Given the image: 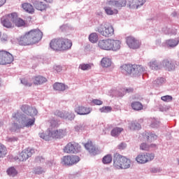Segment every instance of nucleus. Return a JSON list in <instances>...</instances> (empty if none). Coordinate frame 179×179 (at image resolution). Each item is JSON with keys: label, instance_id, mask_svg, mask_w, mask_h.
Returning <instances> with one entry per match:
<instances>
[{"label": "nucleus", "instance_id": "34", "mask_svg": "<svg viewBox=\"0 0 179 179\" xmlns=\"http://www.w3.org/2000/svg\"><path fill=\"white\" fill-rule=\"evenodd\" d=\"M89 41H90V43H92L93 44H94V43H96V41H99V35H97V33H92L89 35L88 37Z\"/></svg>", "mask_w": 179, "mask_h": 179}, {"label": "nucleus", "instance_id": "31", "mask_svg": "<svg viewBox=\"0 0 179 179\" xmlns=\"http://www.w3.org/2000/svg\"><path fill=\"white\" fill-rule=\"evenodd\" d=\"M131 108L135 111H141V110H143V105L139 101H134L131 103Z\"/></svg>", "mask_w": 179, "mask_h": 179}, {"label": "nucleus", "instance_id": "13", "mask_svg": "<svg viewBox=\"0 0 179 179\" xmlns=\"http://www.w3.org/2000/svg\"><path fill=\"white\" fill-rule=\"evenodd\" d=\"M12 22H13V13L6 15L1 18V24L7 29L12 27Z\"/></svg>", "mask_w": 179, "mask_h": 179}, {"label": "nucleus", "instance_id": "22", "mask_svg": "<svg viewBox=\"0 0 179 179\" xmlns=\"http://www.w3.org/2000/svg\"><path fill=\"white\" fill-rule=\"evenodd\" d=\"M114 6L108 4V1L106 2V6L104 7V10L108 16H113V15H117L118 13V10L116 8L113 9Z\"/></svg>", "mask_w": 179, "mask_h": 179}, {"label": "nucleus", "instance_id": "24", "mask_svg": "<svg viewBox=\"0 0 179 179\" xmlns=\"http://www.w3.org/2000/svg\"><path fill=\"white\" fill-rule=\"evenodd\" d=\"M13 23H15V26L17 27L24 26V21L21 18L17 17V14L16 13H13Z\"/></svg>", "mask_w": 179, "mask_h": 179}, {"label": "nucleus", "instance_id": "46", "mask_svg": "<svg viewBox=\"0 0 179 179\" xmlns=\"http://www.w3.org/2000/svg\"><path fill=\"white\" fill-rule=\"evenodd\" d=\"M161 100H162V101L169 103L170 101H173V96L170 95L164 96L161 97Z\"/></svg>", "mask_w": 179, "mask_h": 179}, {"label": "nucleus", "instance_id": "2", "mask_svg": "<svg viewBox=\"0 0 179 179\" xmlns=\"http://www.w3.org/2000/svg\"><path fill=\"white\" fill-rule=\"evenodd\" d=\"M131 159L116 152L113 156V166L116 169H127L131 167Z\"/></svg>", "mask_w": 179, "mask_h": 179}, {"label": "nucleus", "instance_id": "4", "mask_svg": "<svg viewBox=\"0 0 179 179\" xmlns=\"http://www.w3.org/2000/svg\"><path fill=\"white\" fill-rule=\"evenodd\" d=\"M13 118H14V120H21V127H23L24 128H29V127L34 125V122H36V118H34V117H30L27 115L23 116L20 112L13 113Z\"/></svg>", "mask_w": 179, "mask_h": 179}, {"label": "nucleus", "instance_id": "30", "mask_svg": "<svg viewBox=\"0 0 179 179\" xmlns=\"http://www.w3.org/2000/svg\"><path fill=\"white\" fill-rule=\"evenodd\" d=\"M45 82H47V78L41 76H36L34 78V85H43V83H45Z\"/></svg>", "mask_w": 179, "mask_h": 179}, {"label": "nucleus", "instance_id": "63", "mask_svg": "<svg viewBox=\"0 0 179 179\" xmlns=\"http://www.w3.org/2000/svg\"><path fill=\"white\" fill-rule=\"evenodd\" d=\"M1 32H0V37H1Z\"/></svg>", "mask_w": 179, "mask_h": 179}, {"label": "nucleus", "instance_id": "48", "mask_svg": "<svg viewBox=\"0 0 179 179\" xmlns=\"http://www.w3.org/2000/svg\"><path fill=\"white\" fill-rule=\"evenodd\" d=\"M1 43H6V41H9V36L6 34H3L0 38Z\"/></svg>", "mask_w": 179, "mask_h": 179}, {"label": "nucleus", "instance_id": "54", "mask_svg": "<svg viewBox=\"0 0 179 179\" xmlns=\"http://www.w3.org/2000/svg\"><path fill=\"white\" fill-rule=\"evenodd\" d=\"M117 148L120 150H124V149L127 148V144L122 143L117 146Z\"/></svg>", "mask_w": 179, "mask_h": 179}, {"label": "nucleus", "instance_id": "60", "mask_svg": "<svg viewBox=\"0 0 179 179\" xmlns=\"http://www.w3.org/2000/svg\"><path fill=\"white\" fill-rule=\"evenodd\" d=\"M151 127H152V128H156V127L155 126L154 124H151Z\"/></svg>", "mask_w": 179, "mask_h": 179}, {"label": "nucleus", "instance_id": "10", "mask_svg": "<svg viewBox=\"0 0 179 179\" xmlns=\"http://www.w3.org/2000/svg\"><path fill=\"white\" fill-rule=\"evenodd\" d=\"M50 45H72V41L65 38H57L52 39Z\"/></svg>", "mask_w": 179, "mask_h": 179}, {"label": "nucleus", "instance_id": "8", "mask_svg": "<svg viewBox=\"0 0 179 179\" xmlns=\"http://www.w3.org/2000/svg\"><path fill=\"white\" fill-rule=\"evenodd\" d=\"M80 158L77 155H66L63 157L62 163L65 166H73L76 163H79Z\"/></svg>", "mask_w": 179, "mask_h": 179}, {"label": "nucleus", "instance_id": "20", "mask_svg": "<svg viewBox=\"0 0 179 179\" xmlns=\"http://www.w3.org/2000/svg\"><path fill=\"white\" fill-rule=\"evenodd\" d=\"M135 68H141V66L138 65H132V64H123L121 66L122 71L126 72V73H132L135 71Z\"/></svg>", "mask_w": 179, "mask_h": 179}, {"label": "nucleus", "instance_id": "49", "mask_svg": "<svg viewBox=\"0 0 179 179\" xmlns=\"http://www.w3.org/2000/svg\"><path fill=\"white\" fill-rule=\"evenodd\" d=\"M5 50H0V65L3 64V59L5 57Z\"/></svg>", "mask_w": 179, "mask_h": 179}, {"label": "nucleus", "instance_id": "59", "mask_svg": "<svg viewBox=\"0 0 179 179\" xmlns=\"http://www.w3.org/2000/svg\"><path fill=\"white\" fill-rule=\"evenodd\" d=\"M138 122H140V123L143 122V120L141 119L140 120H138Z\"/></svg>", "mask_w": 179, "mask_h": 179}, {"label": "nucleus", "instance_id": "6", "mask_svg": "<svg viewBox=\"0 0 179 179\" xmlns=\"http://www.w3.org/2000/svg\"><path fill=\"white\" fill-rule=\"evenodd\" d=\"M155 159V154L153 153H141L137 155L136 157V161L139 164H145V163H149V162H152Z\"/></svg>", "mask_w": 179, "mask_h": 179}, {"label": "nucleus", "instance_id": "37", "mask_svg": "<svg viewBox=\"0 0 179 179\" xmlns=\"http://www.w3.org/2000/svg\"><path fill=\"white\" fill-rule=\"evenodd\" d=\"M7 153L8 150L6 149V147L3 145V144L0 143V159H1V157H5Z\"/></svg>", "mask_w": 179, "mask_h": 179}, {"label": "nucleus", "instance_id": "61", "mask_svg": "<svg viewBox=\"0 0 179 179\" xmlns=\"http://www.w3.org/2000/svg\"><path fill=\"white\" fill-rule=\"evenodd\" d=\"M160 43H162V41L160 40H159L158 42L157 43V44H160Z\"/></svg>", "mask_w": 179, "mask_h": 179}, {"label": "nucleus", "instance_id": "27", "mask_svg": "<svg viewBox=\"0 0 179 179\" xmlns=\"http://www.w3.org/2000/svg\"><path fill=\"white\" fill-rule=\"evenodd\" d=\"M99 48L101 50H105L106 51H118L121 48V46L120 45H113V46H108V45H100Z\"/></svg>", "mask_w": 179, "mask_h": 179}, {"label": "nucleus", "instance_id": "56", "mask_svg": "<svg viewBox=\"0 0 179 179\" xmlns=\"http://www.w3.org/2000/svg\"><path fill=\"white\" fill-rule=\"evenodd\" d=\"M6 2V0H0V8L1 6H3Z\"/></svg>", "mask_w": 179, "mask_h": 179}, {"label": "nucleus", "instance_id": "29", "mask_svg": "<svg viewBox=\"0 0 179 179\" xmlns=\"http://www.w3.org/2000/svg\"><path fill=\"white\" fill-rule=\"evenodd\" d=\"M22 8L28 13H34V7L29 3H23Z\"/></svg>", "mask_w": 179, "mask_h": 179}, {"label": "nucleus", "instance_id": "18", "mask_svg": "<svg viewBox=\"0 0 179 179\" xmlns=\"http://www.w3.org/2000/svg\"><path fill=\"white\" fill-rule=\"evenodd\" d=\"M162 65L166 71H169L171 72V71H174L176 69V64L173 60H170L168 59H164L162 62Z\"/></svg>", "mask_w": 179, "mask_h": 179}, {"label": "nucleus", "instance_id": "25", "mask_svg": "<svg viewBox=\"0 0 179 179\" xmlns=\"http://www.w3.org/2000/svg\"><path fill=\"white\" fill-rule=\"evenodd\" d=\"M146 0H133L130 7L133 9H138L141 6H143Z\"/></svg>", "mask_w": 179, "mask_h": 179}, {"label": "nucleus", "instance_id": "17", "mask_svg": "<svg viewBox=\"0 0 179 179\" xmlns=\"http://www.w3.org/2000/svg\"><path fill=\"white\" fill-rule=\"evenodd\" d=\"M74 111L78 115H87V114H90L92 110L90 108L85 107L83 106H76Z\"/></svg>", "mask_w": 179, "mask_h": 179}, {"label": "nucleus", "instance_id": "12", "mask_svg": "<svg viewBox=\"0 0 179 179\" xmlns=\"http://www.w3.org/2000/svg\"><path fill=\"white\" fill-rule=\"evenodd\" d=\"M31 2L35 9L40 10V12H45V10L50 8L48 4L38 0H32Z\"/></svg>", "mask_w": 179, "mask_h": 179}, {"label": "nucleus", "instance_id": "32", "mask_svg": "<svg viewBox=\"0 0 179 179\" xmlns=\"http://www.w3.org/2000/svg\"><path fill=\"white\" fill-rule=\"evenodd\" d=\"M70 46H59V45H51L50 48L53 50V51H66V50L71 49Z\"/></svg>", "mask_w": 179, "mask_h": 179}, {"label": "nucleus", "instance_id": "15", "mask_svg": "<svg viewBox=\"0 0 179 179\" xmlns=\"http://www.w3.org/2000/svg\"><path fill=\"white\" fill-rule=\"evenodd\" d=\"M98 45H121V41L114 39H103L99 41Z\"/></svg>", "mask_w": 179, "mask_h": 179}, {"label": "nucleus", "instance_id": "51", "mask_svg": "<svg viewBox=\"0 0 179 179\" xmlns=\"http://www.w3.org/2000/svg\"><path fill=\"white\" fill-rule=\"evenodd\" d=\"M34 171L35 174H43V173H44V171L41 167L35 168Z\"/></svg>", "mask_w": 179, "mask_h": 179}, {"label": "nucleus", "instance_id": "11", "mask_svg": "<svg viewBox=\"0 0 179 179\" xmlns=\"http://www.w3.org/2000/svg\"><path fill=\"white\" fill-rule=\"evenodd\" d=\"M84 146L89 153L92 155V156H96V155H99L100 153L99 148L94 146V145H93V142L90 140H88V141L84 144Z\"/></svg>", "mask_w": 179, "mask_h": 179}, {"label": "nucleus", "instance_id": "1", "mask_svg": "<svg viewBox=\"0 0 179 179\" xmlns=\"http://www.w3.org/2000/svg\"><path fill=\"white\" fill-rule=\"evenodd\" d=\"M42 38L43 31L38 29H34L26 32L23 36L20 38V44H23V43L27 45L38 44Z\"/></svg>", "mask_w": 179, "mask_h": 179}, {"label": "nucleus", "instance_id": "45", "mask_svg": "<svg viewBox=\"0 0 179 179\" xmlns=\"http://www.w3.org/2000/svg\"><path fill=\"white\" fill-rule=\"evenodd\" d=\"M21 83L27 87H30V86H31V82H30V80L27 78L21 79Z\"/></svg>", "mask_w": 179, "mask_h": 179}, {"label": "nucleus", "instance_id": "39", "mask_svg": "<svg viewBox=\"0 0 179 179\" xmlns=\"http://www.w3.org/2000/svg\"><path fill=\"white\" fill-rule=\"evenodd\" d=\"M179 39L178 38L174 39H169L166 41V45H178Z\"/></svg>", "mask_w": 179, "mask_h": 179}, {"label": "nucleus", "instance_id": "9", "mask_svg": "<svg viewBox=\"0 0 179 179\" xmlns=\"http://www.w3.org/2000/svg\"><path fill=\"white\" fill-rule=\"evenodd\" d=\"M34 149H25L19 154L17 160H19V162H26L29 157H31L34 155Z\"/></svg>", "mask_w": 179, "mask_h": 179}, {"label": "nucleus", "instance_id": "50", "mask_svg": "<svg viewBox=\"0 0 179 179\" xmlns=\"http://www.w3.org/2000/svg\"><path fill=\"white\" fill-rule=\"evenodd\" d=\"M163 83H164V78H158L157 80L154 81V85H157V86Z\"/></svg>", "mask_w": 179, "mask_h": 179}, {"label": "nucleus", "instance_id": "53", "mask_svg": "<svg viewBox=\"0 0 179 179\" xmlns=\"http://www.w3.org/2000/svg\"><path fill=\"white\" fill-rule=\"evenodd\" d=\"M92 103H94V104H96V106H101V104H103V102L99 99L92 100Z\"/></svg>", "mask_w": 179, "mask_h": 179}, {"label": "nucleus", "instance_id": "42", "mask_svg": "<svg viewBox=\"0 0 179 179\" xmlns=\"http://www.w3.org/2000/svg\"><path fill=\"white\" fill-rule=\"evenodd\" d=\"M92 65L90 64H80L79 69L82 71H88V69H92Z\"/></svg>", "mask_w": 179, "mask_h": 179}, {"label": "nucleus", "instance_id": "62", "mask_svg": "<svg viewBox=\"0 0 179 179\" xmlns=\"http://www.w3.org/2000/svg\"><path fill=\"white\" fill-rule=\"evenodd\" d=\"M36 162H38V160H40V157H37V158L36 159Z\"/></svg>", "mask_w": 179, "mask_h": 179}, {"label": "nucleus", "instance_id": "58", "mask_svg": "<svg viewBox=\"0 0 179 179\" xmlns=\"http://www.w3.org/2000/svg\"><path fill=\"white\" fill-rule=\"evenodd\" d=\"M45 2H48L49 3H52V0H44Z\"/></svg>", "mask_w": 179, "mask_h": 179}, {"label": "nucleus", "instance_id": "3", "mask_svg": "<svg viewBox=\"0 0 179 179\" xmlns=\"http://www.w3.org/2000/svg\"><path fill=\"white\" fill-rule=\"evenodd\" d=\"M64 136H66V129H62L40 134V138L45 141H51V139H62Z\"/></svg>", "mask_w": 179, "mask_h": 179}, {"label": "nucleus", "instance_id": "47", "mask_svg": "<svg viewBox=\"0 0 179 179\" xmlns=\"http://www.w3.org/2000/svg\"><path fill=\"white\" fill-rule=\"evenodd\" d=\"M113 110L111 106H103L99 109L101 113H110Z\"/></svg>", "mask_w": 179, "mask_h": 179}, {"label": "nucleus", "instance_id": "43", "mask_svg": "<svg viewBox=\"0 0 179 179\" xmlns=\"http://www.w3.org/2000/svg\"><path fill=\"white\" fill-rule=\"evenodd\" d=\"M7 173L8 176H11V177H15L17 174V171L13 167H10L7 170Z\"/></svg>", "mask_w": 179, "mask_h": 179}, {"label": "nucleus", "instance_id": "33", "mask_svg": "<svg viewBox=\"0 0 179 179\" xmlns=\"http://www.w3.org/2000/svg\"><path fill=\"white\" fill-rule=\"evenodd\" d=\"M101 65L103 68H108V66H111V59H110V58L103 57L101 61Z\"/></svg>", "mask_w": 179, "mask_h": 179}, {"label": "nucleus", "instance_id": "19", "mask_svg": "<svg viewBox=\"0 0 179 179\" xmlns=\"http://www.w3.org/2000/svg\"><path fill=\"white\" fill-rule=\"evenodd\" d=\"M157 136L152 133H143L140 136L141 141H147L148 142H153L156 141Z\"/></svg>", "mask_w": 179, "mask_h": 179}, {"label": "nucleus", "instance_id": "23", "mask_svg": "<svg viewBox=\"0 0 179 179\" xmlns=\"http://www.w3.org/2000/svg\"><path fill=\"white\" fill-rule=\"evenodd\" d=\"M2 65H8V64H12L14 61L13 55L10 52L6 51L4 53V59H3Z\"/></svg>", "mask_w": 179, "mask_h": 179}, {"label": "nucleus", "instance_id": "55", "mask_svg": "<svg viewBox=\"0 0 179 179\" xmlns=\"http://www.w3.org/2000/svg\"><path fill=\"white\" fill-rule=\"evenodd\" d=\"M129 48H131V50H138V48H139V46H138V45H130Z\"/></svg>", "mask_w": 179, "mask_h": 179}, {"label": "nucleus", "instance_id": "5", "mask_svg": "<svg viewBox=\"0 0 179 179\" xmlns=\"http://www.w3.org/2000/svg\"><path fill=\"white\" fill-rule=\"evenodd\" d=\"M95 31L104 37H111L114 34V28L113 26L108 25L106 22L101 24L96 28Z\"/></svg>", "mask_w": 179, "mask_h": 179}, {"label": "nucleus", "instance_id": "40", "mask_svg": "<svg viewBox=\"0 0 179 179\" xmlns=\"http://www.w3.org/2000/svg\"><path fill=\"white\" fill-rule=\"evenodd\" d=\"M22 128H24L22 127V120L19 122V124L17 123H13L10 127V131H16L17 129H22Z\"/></svg>", "mask_w": 179, "mask_h": 179}, {"label": "nucleus", "instance_id": "7", "mask_svg": "<svg viewBox=\"0 0 179 179\" xmlns=\"http://www.w3.org/2000/svg\"><path fill=\"white\" fill-rule=\"evenodd\" d=\"M80 150V145L77 143L70 142L64 148L63 152L68 154L78 153Z\"/></svg>", "mask_w": 179, "mask_h": 179}, {"label": "nucleus", "instance_id": "57", "mask_svg": "<svg viewBox=\"0 0 179 179\" xmlns=\"http://www.w3.org/2000/svg\"><path fill=\"white\" fill-rule=\"evenodd\" d=\"M60 29L62 31H64V29H65V25H62L60 27Z\"/></svg>", "mask_w": 179, "mask_h": 179}, {"label": "nucleus", "instance_id": "14", "mask_svg": "<svg viewBox=\"0 0 179 179\" xmlns=\"http://www.w3.org/2000/svg\"><path fill=\"white\" fill-rule=\"evenodd\" d=\"M21 110L27 114L28 117H35V115H37V109L36 108L27 106L26 105H24L21 107Z\"/></svg>", "mask_w": 179, "mask_h": 179}, {"label": "nucleus", "instance_id": "16", "mask_svg": "<svg viewBox=\"0 0 179 179\" xmlns=\"http://www.w3.org/2000/svg\"><path fill=\"white\" fill-rule=\"evenodd\" d=\"M108 4L114 8H117V9H121V8L127 6V0H109Z\"/></svg>", "mask_w": 179, "mask_h": 179}, {"label": "nucleus", "instance_id": "36", "mask_svg": "<svg viewBox=\"0 0 179 179\" xmlns=\"http://www.w3.org/2000/svg\"><path fill=\"white\" fill-rule=\"evenodd\" d=\"M122 131H124V129L121 127H115L111 131L110 134L112 136H118Z\"/></svg>", "mask_w": 179, "mask_h": 179}, {"label": "nucleus", "instance_id": "28", "mask_svg": "<svg viewBox=\"0 0 179 179\" xmlns=\"http://www.w3.org/2000/svg\"><path fill=\"white\" fill-rule=\"evenodd\" d=\"M57 115H58V117H60V118H68L71 121H72V120L75 119L74 113H66L65 115V113H64V112H57Z\"/></svg>", "mask_w": 179, "mask_h": 179}, {"label": "nucleus", "instance_id": "26", "mask_svg": "<svg viewBox=\"0 0 179 179\" xmlns=\"http://www.w3.org/2000/svg\"><path fill=\"white\" fill-rule=\"evenodd\" d=\"M53 88L55 90H57V92H64L68 89V85L61 83H55L53 85Z\"/></svg>", "mask_w": 179, "mask_h": 179}, {"label": "nucleus", "instance_id": "52", "mask_svg": "<svg viewBox=\"0 0 179 179\" xmlns=\"http://www.w3.org/2000/svg\"><path fill=\"white\" fill-rule=\"evenodd\" d=\"M134 92V89L133 88H127L126 90H124V94L120 96H124V94L127 93H133Z\"/></svg>", "mask_w": 179, "mask_h": 179}, {"label": "nucleus", "instance_id": "44", "mask_svg": "<svg viewBox=\"0 0 179 179\" xmlns=\"http://www.w3.org/2000/svg\"><path fill=\"white\" fill-rule=\"evenodd\" d=\"M150 67L151 68V69L155 70V71H157V69H159V64H157V62H156V61L150 62Z\"/></svg>", "mask_w": 179, "mask_h": 179}, {"label": "nucleus", "instance_id": "35", "mask_svg": "<svg viewBox=\"0 0 179 179\" xmlns=\"http://www.w3.org/2000/svg\"><path fill=\"white\" fill-rule=\"evenodd\" d=\"M113 162V156L110 154L105 155L102 159L103 164H110Z\"/></svg>", "mask_w": 179, "mask_h": 179}, {"label": "nucleus", "instance_id": "41", "mask_svg": "<svg viewBox=\"0 0 179 179\" xmlns=\"http://www.w3.org/2000/svg\"><path fill=\"white\" fill-rule=\"evenodd\" d=\"M150 148H156V144H151L150 146L148 145L146 143H142L140 145V149L141 150H149Z\"/></svg>", "mask_w": 179, "mask_h": 179}, {"label": "nucleus", "instance_id": "21", "mask_svg": "<svg viewBox=\"0 0 179 179\" xmlns=\"http://www.w3.org/2000/svg\"><path fill=\"white\" fill-rule=\"evenodd\" d=\"M126 44H127V45H141L142 42L134 36H127L126 37Z\"/></svg>", "mask_w": 179, "mask_h": 179}, {"label": "nucleus", "instance_id": "38", "mask_svg": "<svg viewBox=\"0 0 179 179\" xmlns=\"http://www.w3.org/2000/svg\"><path fill=\"white\" fill-rule=\"evenodd\" d=\"M129 128L131 131H138V129H141V124L136 122H133L129 124Z\"/></svg>", "mask_w": 179, "mask_h": 179}]
</instances>
